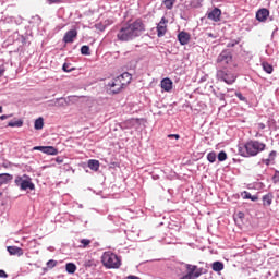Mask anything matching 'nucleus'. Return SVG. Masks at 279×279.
Instances as JSON below:
<instances>
[{
    "instance_id": "1",
    "label": "nucleus",
    "mask_w": 279,
    "mask_h": 279,
    "mask_svg": "<svg viewBox=\"0 0 279 279\" xmlns=\"http://www.w3.org/2000/svg\"><path fill=\"white\" fill-rule=\"evenodd\" d=\"M145 32V23L137 19L132 23L124 24L118 32L117 38L120 43H130V40H134V38H138L143 36Z\"/></svg>"
},
{
    "instance_id": "2",
    "label": "nucleus",
    "mask_w": 279,
    "mask_h": 279,
    "mask_svg": "<svg viewBox=\"0 0 279 279\" xmlns=\"http://www.w3.org/2000/svg\"><path fill=\"white\" fill-rule=\"evenodd\" d=\"M267 149V144L258 140H248L238 145V153L242 158H254Z\"/></svg>"
},
{
    "instance_id": "3",
    "label": "nucleus",
    "mask_w": 279,
    "mask_h": 279,
    "mask_svg": "<svg viewBox=\"0 0 279 279\" xmlns=\"http://www.w3.org/2000/svg\"><path fill=\"white\" fill-rule=\"evenodd\" d=\"M101 263L107 269H119L121 267V259L110 251L102 254Z\"/></svg>"
},
{
    "instance_id": "4",
    "label": "nucleus",
    "mask_w": 279,
    "mask_h": 279,
    "mask_svg": "<svg viewBox=\"0 0 279 279\" xmlns=\"http://www.w3.org/2000/svg\"><path fill=\"white\" fill-rule=\"evenodd\" d=\"M15 186H19L20 191H36V185L32 182V177L23 174L15 177Z\"/></svg>"
},
{
    "instance_id": "5",
    "label": "nucleus",
    "mask_w": 279,
    "mask_h": 279,
    "mask_svg": "<svg viewBox=\"0 0 279 279\" xmlns=\"http://www.w3.org/2000/svg\"><path fill=\"white\" fill-rule=\"evenodd\" d=\"M216 77L220 82H225V84H229V85H232L236 82V75L226 69L218 70Z\"/></svg>"
},
{
    "instance_id": "6",
    "label": "nucleus",
    "mask_w": 279,
    "mask_h": 279,
    "mask_svg": "<svg viewBox=\"0 0 279 279\" xmlns=\"http://www.w3.org/2000/svg\"><path fill=\"white\" fill-rule=\"evenodd\" d=\"M125 86H126V83H123L121 78L116 77L107 84V89H108V93H110L111 95H117L121 93V90H123Z\"/></svg>"
},
{
    "instance_id": "7",
    "label": "nucleus",
    "mask_w": 279,
    "mask_h": 279,
    "mask_svg": "<svg viewBox=\"0 0 279 279\" xmlns=\"http://www.w3.org/2000/svg\"><path fill=\"white\" fill-rule=\"evenodd\" d=\"M232 63V52L230 50H223L217 58V64L219 69H228V65Z\"/></svg>"
},
{
    "instance_id": "8",
    "label": "nucleus",
    "mask_w": 279,
    "mask_h": 279,
    "mask_svg": "<svg viewBox=\"0 0 279 279\" xmlns=\"http://www.w3.org/2000/svg\"><path fill=\"white\" fill-rule=\"evenodd\" d=\"M33 151H41L43 154H47V156H58V149L53 146H35L33 147Z\"/></svg>"
},
{
    "instance_id": "9",
    "label": "nucleus",
    "mask_w": 279,
    "mask_h": 279,
    "mask_svg": "<svg viewBox=\"0 0 279 279\" xmlns=\"http://www.w3.org/2000/svg\"><path fill=\"white\" fill-rule=\"evenodd\" d=\"M169 21L166 17H162L160 22L157 24V36L158 38H162L165 34H167V24Z\"/></svg>"
},
{
    "instance_id": "10",
    "label": "nucleus",
    "mask_w": 279,
    "mask_h": 279,
    "mask_svg": "<svg viewBox=\"0 0 279 279\" xmlns=\"http://www.w3.org/2000/svg\"><path fill=\"white\" fill-rule=\"evenodd\" d=\"M207 19L209 21H214V23H219L221 21V11L219 8H215L210 12L207 13Z\"/></svg>"
},
{
    "instance_id": "11",
    "label": "nucleus",
    "mask_w": 279,
    "mask_h": 279,
    "mask_svg": "<svg viewBox=\"0 0 279 279\" xmlns=\"http://www.w3.org/2000/svg\"><path fill=\"white\" fill-rule=\"evenodd\" d=\"M77 38V29H70L63 36V43L71 44L75 41Z\"/></svg>"
},
{
    "instance_id": "12",
    "label": "nucleus",
    "mask_w": 279,
    "mask_h": 279,
    "mask_svg": "<svg viewBox=\"0 0 279 279\" xmlns=\"http://www.w3.org/2000/svg\"><path fill=\"white\" fill-rule=\"evenodd\" d=\"M256 19L259 21V23H265V21H267V19H269V9H259L256 12Z\"/></svg>"
},
{
    "instance_id": "13",
    "label": "nucleus",
    "mask_w": 279,
    "mask_h": 279,
    "mask_svg": "<svg viewBox=\"0 0 279 279\" xmlns=\"http://www.w3.org/2000/svg\"><path fill=\"white\" fill-rule=\"evenodd\" d=\"M178 40H179L180 45H189V43L191 40V34L182 31L178 34Z\"/></svg>"
},
{
    "instance_id": "14",
    "label": "nucleus",
    "mask_w": 279,
    "mask_h": 279,
    "mask_svg": "<svg viewBox=\"0 0 279 279\" xmlns=\"http://www.w3.org/2000/svg\"><path fill=\"white\" fill-rule=\"evenodd\" d=\"M7 251L9 252L10 256H23V248L19 246L9 245Z\"/></svg>"
},
{
    "instance_id": "15",
    "label": "nucleus",
    "mask_w": 279,
    "mask_h": 279,
    "mask_svg": "<svg viewBox=\"0 0 279 279\" xmlns=\"http://www.w3.org/2000/svg\"><path fill=\"white\" fill-rule=\"evenodd\" d=\"M161 88L169 93L173 88V81L171 78L166 77L161 81Z\"/></svg>"
},
{
    "instance_id": "16",
    "label": "nucleus",
    "mask_w": 279,
    "mask_h": 279,
    "mask_svg": "<svg viewBox=\"0 0 279 279\" xmlns=\"http://www.w3.org/2000/svg\"><path fill=\"white\" fill-rule=\"evenodd\" d=\"M12 180H14V177L10 173L0 174V186H3V184H9V182H12Z\"/></svg>"
},
{
    "instance_id": "17",
    "label": "nucleus",
    "mask_w": 279,
    "mask_h": 279,
    "mask_svg": "<svg viewBox=\"0 0 279 279\" xmlns=\"http://www.w3.org/2000/svg\"><path fill=\"white\" fill-rule=\"evenodd\" d=\"M262 199H263V206L269 207V206H271V204L274 202V194L272 193H268V194L264 195L262 197Z\"/></svg>"
},
{
    "instance_id": "18",
    "label": "nucleus",
    "mask_w": 279,
    "mask_h": 279,
    "mask_svg": "<svg viewBox=\"0 0 279 279\" xmlns=\"http://www.w3.org/2000/svg\"><path fill=\"white\" fill-rule=\"evenodd\" d=\"M118 80H120V82H122L123 84H130L132 82V74L124 72L122 73L120 76H118Z\"/></svg>"
},
{
    "instance_id": "19",
    "label": "nucleus",
    "mask_w": 279,
    "mask_h": 279,
    "mask_svg": "<svg viewBox=\"0 0 279 279\" xmlns=\"http://www.w3.org/2000/svg\"><path fill=\"white\" fill-rule=\"evenodd\" d=\"M87 167H89L92 171H99V160L89 159L87 162Z\"/></svg>"
},
{
    "instance_id": "20",
    "label": "nucleus",
    "mask_w": 279,
    "mask_h": 279,
    "mask_svg": "<svg viewBox=\"0 0 279 279\" xmlns=\"http://www.w3.org/2000/svg\"><path fill=\"white\" fill-rule=\"evenodd\" d=\"M262 66L263 71H265V73H268V75H271L274 73V65L269 64V62H263Z\"/></svg>"
},
{
    "instance_id": "21",
    "label": "nucleus",
    "mask_w": 279,
    "mask_h": 279,
    "mask_svg": "<svg viewBox=\"0 0 279 279\" xmlns=\"http://www.w3.org/2000/svg\"><path fill=\"white\" fill-rule=\"evenodd\" d=\"M213 271H223V263L222 262H214L211 264Z\"/></svg>"
},
{
    "instance_id": "22",
    "label": "nucleus",
    "mask_w": 279,
    "mask_h": 279,
    "mask_svg": "<svg viewBox=\"0 0 279 279\" xmlns=\"http://www.w3.org/2000/svg\"><path fill=\"white\" fill-rule=\"evenodd\" d=\"M34 128L35 130H43V128H45V120L43 118L36 119L34 123Z\"/></svg>"
},
{
    "instance_id": "23",
    "label": "nucleus",
    "mask_w": 279,
    "mask_h": 279,
    "mask_svg": "<svg viewBox=\"0 0 279 279\" xmlns=\"http://www.w3.org/2000/svg\"><path fill=\"white\" fill-rule=\"evenodd\" d=\"M65 270L68 271V274H75V271H77V266H75V264L73 263H68L65 265Z\"/></svg>"
},
{
    "instance_id": "24",
    "label": "nucleus",
    "mask_w": 279,
    "mask_h": 279,
    "mask_svg": "<svg viewBox=\"0 0 279 279\" xmlns=\"http://www.w3.org/2000/svg\"><path fill=\"white\" fill-rule=\"evenodd\" d=\"M274 161V159H271V158H267V159H260L258 162H257V167H263V165L264 166H266V168L267 167H269V165H271V162Z\"/></svg>"
},
{
    "instance_id": "25",
    "label": "nucleus",
    "mask_w": 279,
    "mask_h": 279,
    "mask_svg": "<svg viewBox=\"0 0 279 279\" xmlns=\"http://www.w3.org/2000/svg\"><path fill=\"white\" fill-rule=\"evenodd\" d=\"M8 128H23V120L10 121Z\"/></svg>"
},
{
    "instance_id": "26",
    "label": "nucleus",
    "mask_w": 279,
    "mask_h": 279,
    "mask_svg": "<svg viewBox=\"0 0 279 279\" xmlns=\"http://www.w3.org/2000/svg\"><path fill=\"white\" fill-rule=\"evenodd\" d=\"M163 5L167 10H173V5H175V0H163Z\"/></svg>"
},
{
    "instance_id": "27",
    "label": "nucleus",
    "mask_w": 279,
    "mask_h": 279,
    "mask_svg": "<svg viewBox=\"0 0 279 279\" xmlns=\"http://www.w3.org/2000/svg\"><path fill=\"white\" fill-rule=\"evenodd\" d=\"M207 160L208 162H216L217 160V153L216 151H211L207 155Z\"/></svg>"
},
{
    "instance_id": "28",
    "label": "nucleus",
    "mask_w": 279,
    "mask_h": 279,
    "mask_svg": "<svg viewBox=\"0 0 279 279\" xmlns=\"http://www.w3.org/2000/svg\"><path fill=\"white\" fill-rule=\"evenodd\" d=\"M218 160L219 162H226V160H228V154H226V151H220L218 154Z\"/></svg>"
},
{
    "instance_id": "29",
    "label": "nucleus",
    "mask_w": 279,
    "mask_h": 279,
    "mask_svg": "<svg viewBox=\"0 0 279 279\" xmlns=\"http://www.w3.org/2000/svg\"><path fill=\"white\" fill-rule=\"evenodd\" d=\"M81 53H82V56H90V47L82 46L81 47Z\"/></svg>"
},
{
    "instance_id": "30",
    "label": "nucleus",
    "mask_w": 279,
    "mask_h": 279,
    "mask_svg": "<svg viewBox=\"0 0 279 279\" xmlns=\"http://www.w3.org/2000/svg\"><path fill=\"white\" fill-rule=\"evenodd\" d=\"M186 269H187V274H190L191 276H193V272L197 270V266L195 265H191V264H186Z\"/></svg>"
},
{
    "instance_id": "31",
    "label": "nucleus",
    "mask_w": 279,
    "mask_h": 279,
    "mask_svg": "<svg viewBox=\"0 0 279 279\" xmlns=\"http://www.w3.org/2000/svg\"><path fill=\"white\" fill-rule=\"evenodd\" d=\"M62 69L65 73H71V71H75V68H71V64L69 63H64Z\"/></svg>"
},
{
    "instance_id": "32",
    "label": "nucleus",
    "mask_w": 279,
    "mask_h": 279,
    "mask_svg": "<svg viewBox=\"0 0 279 279\" xmlns=\"http://www.w3.org/2000/svg\"><path fill=\"white\" fill-rule=\"evenodd\" d=\"M56 265H58V262L50 259L47 262V267L48 269H53V267H56Z\"/></svg>"
},
{
    "instance_id": "33",
    "label": "nucleus",
    "mask_w": 279,
    "mask_h": 279,
    "mask_svg": "<svg viewBox=\"0 0 279 279\" xmlns=\"http://www.w3.org/2000/svg\"><path fill=\"white\" fill-rule=\"evenodd\" d=\"M256 169H258L260 173H267V167H265V163H262V166L256 165Z\"/></svg>"
},
{
    "instance_id": "34",
    "label": "nucleus",
    "mask_w": 279,
    "mask_h": 279,
    "mask_svg": "<svg viewBox=\"0 0 279 279\" xmlns=\"http://www.w3.org/2000/svg\"><path fill=\"white\" fill-rule=\"evenodd\" d=\"M272 182H274V184L279 183V171L278 170H276L275 174L272 175Z\"/></svg>"
},
{
    "instance_id": "35",
    "label": "nucleus",
    "mask_w": 279,
    "mask_h": 279,
    "mask_svg": "<svg viewBox=\"0 0 279 279\" xmlns=\"http://www.w3.org/2000/svg\"><path fill=\"white\" fill-rule=\"evenodd\" d=\"M235 97H238V99H240V101H247V98H245V96H243V94H241V92H235Z\"/></svg>"
},
{
    "instance_id": "36",
    "label": "nucleus",
    "mask_w": 279,
    "mask_h": 279,
    "mask_svg": "<svg viewBox=\"0 0 279 279\" xmlns=\"http://www.w3.org/2000/svg\"><path fill=\"white\" fill-rule=\"evenodd\" d=\"M242 195L243 199H252V194L247 191H244Z\"/></svg>"
},
{
    "instance_id": "37",
    "label": "nucleus",
    "mask_w": 279,
    "mask_h": 279,
    "mask_svg": "<svg viewBox=\"0 0 279 279\" xmlns=\"http://www.w3.org/2000/svg\"><path fill=\"white\" fill-rule=\"evenodd\" d=\"M278 155V153L276 151V150H271L270 153H269V157L268 158H270V160H276V156Z\"/></svg>"
},
{
    "instance_id": "38",
    "label": "nucleus",
    "mask_w": 279,
    "mask_h": 279,
    "mask_svg": "<svg viewBox=\"0 0 279 279\" xmlns=\"http://www.w3.org/2000/svg\"><path fill=\"white\" fill-rule=\"evenodd\" d=\"M168 138H170V140L175 138V141H180V134H169Z\"/></svg>"
},
{
    "instance_id": "39",
    "label": "nucleus",
    "mask_w": 279,
    "mask_h": 279,
    "mask_svg": "<svg viewBox=\"0 0 279 279\" xmlns=\"http://www.w3.org/2000/svg\"><path fill=\"white\" fill-rule=\"evenodd\" d=\"M199 276H202V269H199V270H194L193 277H194V278H199Z\"/></svg>"
},
{
    "instance_id": "40",
    "label": "nucleus",
    "mask_w": 279,
    "mask_h": 279,
    "mask_svg": "<svg viewBox=\"0 0 279 279\" xmlns=\"http://www.w3.org/2000/svg\"><path fill=\"white\" fill-rule=\"evenodd\" d=\"M12 114H2L0 116V121H5V119H10Z\"/></svg>"
},
{
    "instance_id": "41",
    "label": "nucleus",
    "mask_w": 279,
    "mask_h": 279,
    "mask_svg": "<svg viewBox=\"0 0 279 279\" xmlns=\"http://www.w3.org/2000/svg\"><path fill=\"white\" fill-rule=\"evenodd\" d=\"M82 245H90V240L88 239H82L81 240Z\"/></svg>"
},
{
    "instance_id": "42",
    "label": "nucleus",
    "mask_w": 279,
    "mask_h": 279,
    "mask_svg": "<svg viewBox=\"0 0 279 279\" xmlns=\"http://www.w3.org/2000/svg\"><path fill=\"white\" fill-rule=\"evenodd\" d=\"M266 125L263 122L257 123V130H265Z\"/></svg>"
},
{
    "instance_id": "43",
    "label": "nucleus",
    "mask_w": 279,
    "mask_h": 279,
    "mask_svg": "<svg viewBox=\"0 0 279 279\" xmlns=\"http://www.w3.org/2000/svg\"><path fill=\"white\" fill-rule=\"evenodd\" d=\"M3 73H5V66L1 65L0 66V77H3Z\"/></svg>"
},
{
    "instance_id": "44",
    "label": "nucleus",
    "mask_w": 279,
    "mask_h": 279,
    "mask_svg": "<svg viewBox=\"0 0 279 279\" xmlns=\"http://www.w3.org/2000/svg\"><path fill=\"white\" fill-rule=\"evenodd\" d=\"M0 278H8L5 270H0Z\"/></svg>"
},
{
    "instance_id": "45",
    "label": "nucleus",
    "mask_w": 279,
    "mask_h": 279,
    "mask_svg": "<svg viewBox=\"0 0 279 279\" xmlns=\"http://www.w3.org/2000/svg\"><path fill=\"white\" fill-rule=\"evenodd\" d=\"M56 162H58V165H62V162H64V159L62 157H57Z\"/></svg>"
},
{
    "instance_id": "46",
    "label": "nucleus",
    "mask_w": 279,
    "mask_h": 279,
    "mask_svg": "<svg viewBox=\"0 0 279 279\" xmlns=\"http://www.w3.org/2000/svg\"><path fill=\"white\" fill-rule=\"evenodd\" d=\"M49 4H53V3H62V0H48Z\"/></svg>"
},
{
    "instance_id": "47",
    "label": "nucleus",
    "mask_w": 279,
    "mask_h": 279,
    "mask_svg": "<svg viewBox=\"0 0 279 279\" xmlns=\"http://www.w3.org/2000/svg\"><path fill=\"white\" fill-rule=\"evenodd\" d=\"M235 45H239V41L229 43L227 47H234Z\"/></svg>"
},
{
    "instance_id": "48",
    "label": "nucleus",
    "mask_w": 279,
    "mask_h": 279,
    "mask_svg": "<svg viewBox=\"0 0 279 279\" xmlns=\"http://www.w3.org/2000/svg\"><path fill=\"white\" fill-rule=\"evenodd\" d=\"M126 279H141V277H136L134 275H130V276L126 277Z\"/></svg>"
},
{
    "instance_id": "49",
    "label": "nucleus",
    "mask_w": 279,
    "mask_h": 279,
    "mask_svg": "<svg viewBox=\"0 0 279 279\" xmlns=\"http://www.w3.org/2000/svg\"><path fill=\"white\" fill-rule=\"evenodd\" d=\"M251 202H258V196H256V195L252 196L251 195Z\"/></svg>"
},
{
    "instance_id": "50",
    "label": "nucleus",
    "mask_w": 279,
    "mask_h": 279,
    "mask_svg": "<svg viewBox=\"0 0 279 279\" xmlns=\"http://www.w3.org/2000/svg\"><path fill=\"white\" fill-rule=\"evenodd\" d=\"M60 101H62V98H57L54 101V106H58V104H60Z\"/></svg>"
},
{
    "instance_id": "51",
    "label": "nucleus",
    "mask_w": 279,
    "mask_h": 279,
    "mask_svg": "<svg viewBox=\"0 0 279 279\" xmlns=\"http://www.w3.org/2000/svg\"><path fill=\"white\" fill-rule=\"evenodd\" d=\"M2 167H4V169H8V167H10V162H3Z\"/></svg>"
},
{
    "instance_id": "52",
    "label": "nucleus",
    "mask_w": 279,
    "mask_h": 279,
    "mask_svg": "<svg viewBox=\"0 0 279 279\" xmlns=\"http://www.w3.org/2000/svg\"><path fill=\"white\" fill-rule=\"evenodd\" d=\"M48 252H56V247L49 246V247H48Z\"/></svg>"
},
{
    "instance_id": "53",
    "label": "nucleus",
    "mask_w": 279,
    "mask_h": 279,
    "mask_svg": "<svg viewBox=\"0 0 279 279\" xmlns=\"http://www.w3.org/2000/svg\"><path fill=\"white\" fill-rule=\"evenodd\" d=\"M2 113H3V107L0 106V114H2Z\"/></svg>"
},
{
    "instance_id": "54",
    "label": "nucleus",
    "mask_w": 279,
    "mask_h": 279,
    "mask_svg": "<svg viewBox=\"0 0 279 279\" xmlns=\"http://www.w3.org/2000/svg\"><path fill=\"white\" fill-rule=\"evenodd\" d=\"M239 217H240V218L243 217V213H239Z\"/></svg>"
},
{
    "instance_id": "55",
    "label": "nucleus",
    "mask_w": 279,
    "mask_h": 279,
    "mask_svg": "<svg viewBox=\"0 0 279 279\" xmlns=\"http://www.w3.org/2000/svg\"><path fill=\"white\" fill-rule=\"evenodd\" d=\"M59 106H64V102L59 104Z\"/></svg>"
},
{
    "instance_id": "56",
    "label": "nucleus",
    "mask_w": 279,
    "mask_h": 279,
    "mask_svg": "<svg viewBox=\"0 0 279 279\" xmlns=\"http://www.w3.org/2000/svg\"><path fill=\"white\" fill-rule=\"evenodd\" d=\"M209 36H211V37H213V34H209Z\"/></svg>"
}]
</instances>
